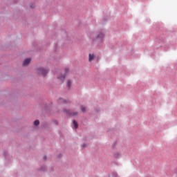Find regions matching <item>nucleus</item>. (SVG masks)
<instances>
[{
    "instance_id": "1",
    "label": "nucleus",
    "mask_w": 177,
    "mask_h": 177,
    "mask_svg": "<svg viewBox=\"0 0 177 177\" xmlns=\"http://www.w3.org/2000/svg\"><path fill=\"white\" fill-rule=\"evenodd\" d=\"M37 73L39 75H43L44 77H45V75L48 74V70L44 68H39L37 69Z\"/></svg>"
},
{
    "instance_id": "2",
    "label": "nucleus",
    "mask_w": 177,
    "mask_h": 177,
    "mask_svg": "<svg viewBox=\"0 0 177 177\" xmlns=\"http://www.w3.org/2000/svg\"><path fill=\"white\" fill-rule=\"evenodd\" d=\"M104 38V34L103 33H100L98 36L96 37V39H94V41H102Z\"/></svg>"
},
{
    "instance_id": "3",
    "label": "nucleus",
    "mask_w": 177,
    "mask_h": 177,
    "mask_svg": "<svg viewBox=\"0 0 177 177\" xmlns=\"http://www.w3.org/2000/svg\"><path fill=\"white\" fill-rule=\"evenodd\" d=\"M64 112L66 113V114H68V115H78V112L73 113V112H71V111H69V110H64Z\"/></svg>"
},
{
    "instance_id": "4",
    "label": "nucleus",
    "mask_w": 177,
    "mask_h": 177,
    "mask_svg": "<svg viewBox=\"0 0 177 177\" xmlns=\"http://www.w3.org/2000/svg\"><path fill=\"white\" fill-rule=\"evenodd\" d=\"M30 63H31V59L27 58L24 61L23 66H28V64H30Z\"/></svg>"
},
{
    "instance_id": "5",
    "label": "nucleus",
    "mask_w": 177,
    "mask_h": 177,
    "mask_svg": "<svg viewBox=\"0 0 177 177\" xmlns=\"http://www.w3.org/2000/svg\"><path fill=\"white\" fill-rule=\"evenodd\" d=\"M93 59H95V55L90 53L88 55V62H92Z\"/></svg>"
},
{
    "instance_id": "6",
    "label": "nucleus",
    "mask_w": 177,
    "mask_h": 177,
    "mask_svg": "<svg viewBox=\"0 0 177 177\" xmlns=\"http://www.w3.org/2000/svg\"><path fill=\"white\" fill-rule=\"evenodd\" d=\"M58 80H61V82H63L64 81V78H66V75H62V76H58L57 77Z\"/></svg>"
},
{
    "instance_id": "7",
    "label": "nucleus",
    "mask_w": 177,
    "mask_h": 177,
    "mask_svg": "<svg viewBox=\"0 0 177 177\" xmlns=\"http://www.w3.org/2000/svg\"><path fill=\"white\" fill-rule=\"evenodd\" d=\"M34 125H35V127H38V125H39V120H37L34 122Z\"/></svg>"
},
{
    "instance_id": "8",
    "label": "nucleus",
    "mask_w": 177,
    "mask_h": 177,
    "mask_svg": "<svg viewBox=\"0 0 177 177\" xmlns=\"http://www.w3.org/2000/svg\"><path fill=\"white\" fill-rule=\"evenodd\" d=\"M73 125L75 127V128H78V123H77V122L75 120L73 121Z\"/></svg>"
},
{
    "instance_id": "9",
    "label": "nucleus",
    "mask_w": 177,
    "mask_h": 177,
    "mask_svg": "<svg viewBox=\"0 0 177 177\" xmlns=\"http://www.w3.org/2000/svg\"><path fill=\"white\" fill-rule=\"evenodd\" d=\"M67 86H68V88H70V86H71V81L68 80L67 82Z\"/></svg>"
},
{
    "instance_id": "10",
    "label": "nucleus",
    "mask_w": 177,
    "mask_h": 177,
    "mask_svg": "<svg viewBox=\"0 0 177 177\" xmlns=\"http://www.w3.org/2000/svg\"><path fill=\"white\" fill-rule=\"evenodd\" d=\"M82 111L83 113H85V107L82 106Z\"/></svg>"
},
{
    "instance_id": "11",
    "label": "nucleus",
    "mask_w": 177,
    "mask_h": 177,
    "mask_svg": "<svg viewBox=\"0 0 177 177\" xmlns=\"http://www.w3.org/2000/svg\"><path fill=\"white\" fill-rule=\"evenodd\" d=\"M65 73H66V74H67V73H68V68H65Z\"/></svg>"
},
{
    "instance_id": "12",
    "label": "nucleus",
    "mask_w": 177,
    "mask_h": 177,
    "mask_svg": "<svg viewBox=\"0 0 177 177\" xmlns=\"http://www.w3.org/2000/svg\"><path fill=\"white\" fill-rule=\"evenodd\" d=\"M43 158H44V160H46V156H44L43 157Z\"/></svg>"
},
{
    "instance_id": "13",
    "label": "nucleus",
    "mask_w": 177,
    "mask_h": 177,
    "mask_svg": "<svg viewBox=\"0 0 177 177\" xmlns=\"http://www.w3.org/2000/svg\"><path fill=\"white\" fill-rule=\"evenodd\" d=\"M82 147H85V145H82Z\"/></svg>"
}]
</instances>
